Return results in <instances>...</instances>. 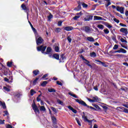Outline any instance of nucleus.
Wrapping results in <instances>:
<instances>
[{"instance_id": "nucleus-35", "label": "nucleus", "mask_w": 128, "mask_h": 128, "mask_svg": "<svg viewBox=\"0 0 128 128\" xmlns=\"http://www.w3.org/2000/svg\"><path fill=\"white\" fill-rule=\"evenodd\" d=\"M53 18L54 16H52V14H50V15L48 16V20H52V18Z\"/></svg>"}, {"instance_id": "nucleus-41", "label": "nucleus", "mask_w": 128, "mask_h": 128, "mask_svg": "<svg viewBox=\"0 0 128 128\" xmlns=\"http://www.w3.org/2000/svg\"><path fill=\"white\" fill-rule=\"evenodd\" d=\"M21 6L22 10H26V5H24V4H22Z\"/></svg>"}, {"instance_id": "nucleus-28", "label": "nucleus", "mask_w": 128, "mask_h": 128, "mask_svg": "<svg viewBox=\"0 0 128 128\" xmlns=\"http://www.w3.org/2000/svg\"><path fill=\"white\" fill-rule=\"evenodd\" d=\"M40 112H46V108L44 107V106H40Z\"/></svg>"}, {"instance_id": "nucleus-36", "label": "nucleus", "mask_w": 128, "mask_h": 128, "mask_svg": "<svg viewBox=\"0 0 128 128\" xmlns=\"http://www.w3.org/2000/svg\"><path fill=\"white\" fill-rule=\"evenodd\" d=\"M111 4H112V2H110V1L107 2V3L105 4V6L106 8H108V6H110Z\"/></svg>"}, {"instance_id": "nucleus-59", "label": "nucleus", "mask_w": 128, "mask_h": 128, "mask_svg": "<svg viewBox=\"0 0 128 128\" xmlns=\"http://www.w3.org/2000/svg\"><path fill=\"white\" fill-rule=\"evenodd\" d=\"M48 76V74H44V75L42 76V78H46V76Z\"/></svg>"}, {"instance_id": "nucleus-50", "label": "nucleus", "mask_w": 128, "mask_h": 128, "mask_svg": "<svg viewBox=\"0 0 128 128\" xmlns=\"http://www.w3.org/2000/svg\"><path fill=\"white\" fill-rule=\"evenodd\" d=\"M67 40L69 42H72V38H70V36H68L67 38Z\"/></svg>"}, {"instance_id": "nucleus-38", "label": "nucleus", "mask_w": 128, "mask_h": 128, "mask_svg": "<svg viewBox=\"0 0 128 128\" xmlns=\"http://www.w3.org/2000/svg\"><path fill=\"white\" fill-rule=\"evenodd\" d=\"M48 84V82L46 81H44L41 84L42 86H46V84Z\"/></svg>"}, {"instance_id": "nucleus-37", "label": "nucleus", "mask_w": 128, "mask_h": 128, "mask_svg": "<svg viewBox=\"0 0 128 128\" xmlns=\"http://www.w3.org/2000/svg\"><path fill=\"white\" fill-rule=\"evenodd\" d=\"M38 80V78H36L34 81H33V84L34 86H36V82Z\"/></svg>"}, {"instance_id": "nucleus-44", "label": "nucleus", "mask_w": 128, "mask_h": 128, "mask_svg": "<svg viewBox=\"0 0 128 128\" xmlns=\"http://www.w3.org/2000/svg\"><path fill=\"white\" fill-rule=\"evenodd\" d=\"M120 44L122 48H126V50H128L127 46H124L122 43L120 42Z\"/></svg>"}, {"instance_id": "nucleus-27", "label": "nucleus", "mask_w": 128, "mask_h": 128, "mask_svg": "<svg viewBox=\"0 0 128 128\" xmlns=\"http://www.w3.org/2000/svg\"><path fill=\"white\" fill-rule=\"evenodd\" d=\"M97 28L100 30H104V26L102 24H98Z\"/></svg>"}, {"instance_id": "nucleus-48", "label": "nucleus", "mask_w": 128, "mask_h": 128, "mask_svg": "<svg viewBox=\"0 0 128 128\" xmlns=\"http://www.w3.org/2000/svg\"><path fill=\"white\" fill-rule=\"evenodd\" d=\"M58 102L59 104H61V106L64 104V102L60 100H58Z\"/></svg>"}, {"instance_id": "nucleus-60", "label": "nucleus", "mask_w": 128, "mask_h": 128, "mask_svg": "<svg viewBox=\"0 0 128 128\" xmlns=\"http://www.w3.org/2000/svg\"><path fill=\"white\" fill-rule=\"evenodd\" d=\"M62 21H59L58 22V26H62Z\"/></svg>"}, {"instance_id": "nucleus-47", "label": "nucleus", "mask_w": 128, "mask_h": 128, "mask_svg": "<svg viewBox=\"0 0 128 128\" xmlns=\"http://www.w3.org/2000/svg\"><path fill=\"white\" fill-rule=\"evenodd\" d=\"M118 44H115L113 47V50H118Z\"/></svg>"}, {"instance_id": "nucleus-62", "label": "nucleus", "mask_w": 128, "mask_h": 128, "mask_svg": "<svg viewBox=\"0 0 128 128\" xmlns=\"http://www.w3.org/2000/svg\"><path fill=\"white\" fill-rule=\"evenodd\" d=\"M76 14V16H80L82 15V12H80L79 13H77Z\"/></svg>"}, {"instance_id": "nucleus-54", "label": "nucleus", "mask_w": 128, "mask_h": 128, "mask_svg": "<svg viewBox=\"0 0 128 128\" xmlns=\"http://www.w3.org/2000/svg\"><path fill=\"white\" fill-rule=\"evenodd\" d=\"M0 124H4V120H0Z\"/></svg>"}, {"instance_id": "nucleus-58", "label": "nucleus", "mask_w": 128, "mask_h": 128, "mask_svg": "<svg viewBox=\"0 0 128 128\" xmlns=\"http://www.w3.org/2000/svg\"><path fill=\"white\" fill-rule=\"evenodd\" d=\"M123 112H126V114H128V110L126 108H124V110Z\"/></svg>"}, {"instance_id": "nucleus-29", "label": "nucleus", "mask_w": 128, "mask_h": 128, "mask_svg": "<svg viewBox=\"0 0 128 128\" xmlns=\"http://www.w3.org/2000/svg\"><path fill=\"white\" fill-rule=\"evenodd\" d=\"M119 38L120 42H126V44L128 43V41H126V40H124V38H122V37L120 36Z\"/></svg>"}, {"instance_id": "nucleus-43", "label": "nucleus", "mask_w": 128, "mask_h": 128, "mask_svg": "<svg viewBox=\"0 0 128 128\" xmlns=\"http://www.w3.org/2000/svg\"><path fill=\"white\" fill-rule=\"evenodd\" d=\"M55 52H60V48H58V46H56L55 47Z\"/></svg>"}, {"instance_id": "nucleus-42", "label": "nucleus", "mask_w": 128, "mask_h": 128, "mask_svg": "<svg viewBox=\"0 0 128 128\" xmlns=\"http://www.w3.org/2000/svg\"><path fill=\"white\" fill-rule=\"evenodd\" d=\"M82 6H83L84 8H86L88 6V5L83 2L82 4Z\"/></svg>"}, {"instance_id": "nucleus-26", "label": "nucleus", "mask_w": 128, "mask_h": 128, "mask_svg": "<svg viewBox=\"0 0 128 128\" xmlns=\"http://www.w3.org/2000/svg\"><path fill=\"white\" fill-rule=\"evenodd\" d=\"M48 92H56V90H54V88H48Z\"/></svg>"}, {"instance_id": "nucleus-6", "label": "nucleus", "mask_w": 128, "mask_h": 128, "mask_svg": "<svg viewBox=\"0 0 128 128\" xmlns=\"http://www.w3.org/2000/svg\"><path fill=\"white\" fill-rule=\"evenodd\" d=\"M116 10L118 12H120V14H124V8L123 6H117L116 8Z\"/></svg>"}, {"instance_id": "nucleus-20", "label": "nucleus", "mask_w": 128, "mask_h": 128, "mask_svg": "<svg viewBox=\"0 0 128 128\" xmlns=\"http://www.w3.org/2000/svg\"><path fill=\"white\" fill-rule=\"evenodd\" d=\"M3 88L5 92H10V86H4Z\"/></svg>"}, {"instance_id": "nucleus-3", "label": "nucleus", "mask_w": 128, "mask_h": 128, "mask_svg": "<svg viewBox=\"0 0 128 128\" xmlns=\"http://www.w3.org/2000/svg\"><path fill=\"white\" fill-rule=\"evenodd\" d=\"M82 30H84L86 34H92V29L88 26H84L82 28Z\"/></svg>"}, {"instance_id": "nucleus-14", "label": "nucleus", "mask_w": 128, "mask_h": 128, "mask_svg": "<svg viewBox=\"0 0 128 128\" xmlns=\"http://www.w3.org/2000/svg\"><path fill=\"white\" fill-rule=\"evenodd\" d=\"M87 40L92 42H94V39L92 36H88L87 38Z\"/></svg>"}, {"instance_id": "nucleus-22", "label": "nucleus", "mask_w": 128, "mask_h": 128, "mask_svg": "<svg viewBox=\"0 0 128 128\" xmlns=\"http://www.w3.org/2000/svg\"><path fill=\"white\" fill-rule=\"evenodd\" d=\"M35 94H36V92L34 91V89H32L30 90V96H32Z\"/></svg>"}, {"instance_id": "nucleus-10", "label": "nucleus", "mask_w": 128, "mask_h": 128, "mask_svg": "<svg viewBox=\"0 0 128 128\" xmlns=\"http://www.w3.org/2000/svg\"><path fill=\"white\" fill-rule=\"evenodd\" d=\"M64 30L67 32H70V30H74V27L70 26H66L64 27Z\"/></svg>"}, {"instance_id": "nucleus-57", "label": "nucleus", "mask_w": 128, "mask_h": 128, "mask_svg": "<svg viewBox=\"0 0 128 128\" xmlns=\"http://www.w3.org/2000/svg\"><path fill=\"white\" fill-rule=\"evenodd\" d=\"M67 108L69 109V110H73V108L72 107V106H67Z\"/></svg>"}, {"instance_id": "nucleus-61", "label": "nucleus", "mask_w": 128, "mask_h": 128, "mask_svg": "<svg viewBox=\"0 0 128 128\" xmlns=\"http://www.w3.org/2000/svg\"><path fill=\"white\" fill-rule=\"evenodd\" d=\"M100 64H102V66H103L106 67V64H105L104 62H100Z\"/></svg>"}, {"instance_id": "nucleus-18", "label": "nucleus", "mask_w": 128, "mask_h": 128, "mask_svg": "<svg viewBox=\"0 0 128 128\" xmlns=\"http://www.w3.org/2000/svg\"><path fill=\"white\" fill-rule=\"evenodd\" d=\"M90 56L91 58H96V54L95 52H93L90 53Z\"/></svg>"}, {"instance_id": "nucleus-39", "label": "nucleus", "mask_w": 128, "mask_h": 128, "mask_svg": "<svg viewBox=\"0 0 128 128\" xmlns=\"http://www.w3.org/2000/svg\"><path fill=\"white\" fill-rule=\"evenodd\" d=\"M104 32L106 34H110V30H108V29H104Z\"/></svg>"}, {"instance_id": "nucleus-33", "label": "nucleus", "mask_w": 128, "mask_h": 128, "mask_svg": "<svg viewBox=\"0 0 128 128\" xmlns=\"http://www.w3.org/2000/svg\"><path fill=\"white\" fill-rule=\"evenodd\" d=\"M87 62L86 63V66H90V68H92V66L90 64V61L88 60L86 61Z\"/></svg>"}, {"instance_id": "nucleus-49", "label": "nucleus", "mask_w": 128, "mask_h": 128, "mask_svg": "<svg viewBox=\"0 0 128 128\" xmlns=\"http://www.w3.org/2000/svg\"><path fill=\"white\" fill-rule=\"evenodd\" d=\"M56 84H58V86H62V83L60 81H56Z\"/></svg>"}, {"instance_id": "nucleus-52", "label": "nucleus", "mask_w": 128, "mask_h": 128, "mask_svg": "<svg viewBox=\"0 0 128 128\" xmlns=\"http://www.w3.org/2000/svg\"><path fill=\"white\" fill-rule=\"evenodd\" d=\"M114 22H116L117 24H118L120 22V20L116 18H114Z\"/></svg>"}, {"instance_id": "nucleus-17", "label": "nucleus", "mask_w": 128, "mask_h": 128, "mask_svg": "<svg viewBox=\"0 0 128 128\" xmlns=\"http://www.w3.org/2000/svg\"><path fill=\"white\" fill-rule=\"evenodd\" d=\"M64 54H62L60 55V62H64Z\"/></svg>"}, {"instance_id": "nucleus-32", "label": "nucleus", "mask_w": 128, "mask_h": 128, "mask_svg": "<svg viewBox=\"0 0 128 128\" xmlns=\"http://www.w3.org/2000/svg\"><path fill=\"white\" fill-rule=\"evenodd\" d=\"M12 66V62H7V66L8 67V68H10Z\"/></svg>"}, {"instance_id": "nucleus-55", "label": "nucleus", "mask_w": 128, "mask_h": 128, "mask_svg": "<svg viewBox=\"0 0 128 128\" xmlns=\"http://www.w3.org/2000/svg\"><path fill=\"white\" fill-rule=\"evenodd\" d=\"M120 26H124V28H126V25L122 24V23H120Z\"/></svg>"}, {"instance_id": "nucleus-24", "label": "nucleus", "mask_w": 128, "mask_h": 128, "mask_svg": "<svg viewBox=\"0 0 128 128\" xmlns=\"http://www.w3.org/2000/svg\"><path fill=\"white\" fill-rule=\"evenodd\" d=\"M32 28L35 34V36L36 38V36H38V32H36V30L34 27H32Z\"/></svg>"}, {"instance_id": "nucleus-63", "label": "nucleus", "mask_w": 128, "mask_h": 128, "mask_svg": "<svg viewBox=\"0 0 128 128\" xmlns=\"http://www.w3.org/2000/svg\"><path fill=\"white\" fill-rule=\"evenodd\" d=\"M36 100H37V102H40V100H40V97H37Z\"/></svg>"}, {"instance_id": "nucleus-56", "label": "nucleus", "mask_w": 128, "mask_h": 128, "mask_svg": "<svg viewBox=\"0 0 128 128\" xmlns=\"http://www.w3.org/2000/svg\"><path fill=\"white\" fill-rule=\"evenodd\" d=\"M83 52H84V48L79 51L78 54H82Z\"/></svg>"}, {"instance_id": "nucleus-46", "label": "nucleus", "mask_w": 128, "mask_h": 128, "mask_svg": "<svg viewBox=\"0 0 128 128\" xmlns=\"http://www.w3.org/2000/svg\"><path fill=\"white\" fill-rule=\"evenodd\" d=\"M98 96L93 98V100H94V102H98Z\"/></svg>"}, {"instance_id": "nucleus-30", "label": "nucleus", "mask_w": 128, "mask_h": 128, "mask_svg": "<svg viewBox=\"0 0 128 128\" xmlns=\"http://www.w3.org/2000/svg\"><path fill=\"white\" fill-rule=\"evenodd\" d=\"M3 112L4 114H3L4 116H7L8 118L9 114L8 112V110L4 111Z\"/></svg>"}, {"instance_id": "nucleus-64", "label": "nucleus", "mask_w": 128, "mask_h": 128, "mask_svg": "<svg viewBox=\"0 0 128 128\" xmlns=\"http://www.w3.org/2000/svg\"><path fill=\"white\" fill-rule=\"evenodd\" d=\"M6 128H12V126H10V124H8V125H7Z\"/></svg>"}, {"instance_id": "nucleus-11", "label": "nucleus", "mask_w": 128, "mask_h": 128, "mask_svg": "<svg viewBox=\"0 0 128 128\" xmlns=\"http://www.w3.org/2000/svg\"><path fill=\"white\" fill-rule=\"evenodd\" d=\"M92 20V16H88L86 18H84L85 22H90Z\"/></svg>"}, {"instance_id": "nucleus-21", "label": "nucleus", "mask_w": 128, "mask_h": 128, "mask_svg": "<svg viewBox=\"0 0 128 128\" xmlns=\"http://www.w3.org/2000/svg\"><path fill=\"white\" fill-rule=\"evenodd\" d=\"M32 73L34 76H38V74H40V70H34L33 71Z\"/></svg>"}, {"instance_id": "nucleus-34", "label": "nucleus", "mask_w": 128, "mask_h": 128, "mask_svg": "<svg viewBox=\"0 0 128 128\" xmlns=\"http://www.w3.org/2000/svg\"><path fill=\"white\" fill-rule=\"evenodd\" d=\"M60 30H62V29L60 28H56L55 29L56 32H57L58 34V32H60Z\"/></svg>"}, {"instance_id": "nucleus-45", "label": "nucleus", "mask_w": 128, "mask_h": 128, "mask_svg": "<svg viewBox=\"0 0 128 128\" xmlns=\"http://www.w3.org/2000/svg\"><path fill=\"white\" fill-rule=\"evenodd\" d=\"M50 108L56 114L57 112H56V108H54V107H51Z\"/></svg>"}, {"instance_id": "nucleus-2", "label": "nucleus", "mask_w": 128, "mask_h": 128, "mask_svg": "<svg viewBox=\"0 0 128 128\" xmlns=\"http://www.w3.org/2000/svg\"><path fill=\"white\" fill-rule=\"evenodd\" d=\"M75 100L76 102H78L79 104H82V106H86L88 108H90L91 110H96L94 108H93L92 106H89L88 104H86V103H85L82 100H80L78 99H75Z\"/></svg>"}, {"instance_id": "nucleus-25", "label": "nucleus", "mask_w": 128, "mask_h": 128, "mask_svg": "<svg viewBox=\"0 0 128 128\" xmlns=\"http://www.w3.org/2000/svg\"><path fill=\"white\" fill-rule=\"evenodd\" d=\"M75 120L77 124H78V126H82V123H80V120H78V118H76Z\"/></svg>"}, {"instance_id": "nucleus-40", "label": "nucleus", "mask_w": 128, "mask_h": 128, "mask_svg": "<svg viewBox=\"0 0 128 128\" xmlns=\"http://www.w3.org/2000/svg\"><path fill=\"white\" fill-rule=\"evenodd\" d=\"M80 18V16H76L73 18L74 20H77Z\"/></svg>"}, {"instance_id": "nucleus-31", "label": "nucleus", "mask_w": 128, "mask_h": 128, "mask_svg": "<svg viewBox=\"0 0 128 128\" xmlns=\"http://www.w3.org/2000/svg\"><path fill=\"white\" fill-rule=\"evenodd\" d=\"M120 109L122 110H123V112H124V108L122 106H120V107H118L116 108V110L120 111Z\"/></svg>"}, {"instance_id": "nucleus-51", "label": "nucleus", "mask_w": 128, "mask_h": 128, "mask_svg": "<svg viewBox=\"0 0 128 128\" xmlns=\"http://www.w3.org/2000/svg\"><path fill=\"white\" fill-rule=\"evenodd\" d=\"M88 100V102H94V100H91L90 98H87Z\"/></svg>"}, {"instance_id": "nucleus-9", "label": "nucleus", "mask_w": 128, "mask_h": 128, "mask_svg": "<svg viewBox=\"0 0 128 128\" xmlns=\"http://www.w3.org/2000/svg\"><path fill=\"white\" fill-rule=\"evenodd\" d=\"M116 52H118L119 54H120V52L122 54H126V50L122 48H120V50L115 51L114 54H116Z\"/></svg>"}, {"instance_id": "nucleus-15", "label": "nucleus", "mask_w": 128, "mask_h": 128, "mask_svg": "<svg viewBox=\"0 0 128 128\" xmlns=\"http://www.w3.org/2000/svg\"><path fill=\"white\" fill-rule=\"evenodd\" d=\"M52 122L54 124H56V118L54 117V116H52Z\"/></svg>"}, {"instance_id": "nucleus-23", "label": "nucleus", "mask_w": 128, "mask_h": 128, "mask_svg": "<svg viewBox=\"0 0 128 128\" xmlns=\"http://www.w3.org/2000/svg\"><path fill=\"white\" fill-rule=\"evenodd\" d=\"M68 94L71 96H73V98H78V96L74 94H72V92H69Z\"/></svg>"}, {"instance_id": "nucleus-53", "label": "nucleus", "mask_w": 128, "mask_h": 128, "mask_svg": "<svg viewBox=\"0 0 128 128\" xmlns=\"http://www.w3.org/2000/svg\"><path fill=\"white\" fill-rule=\"evenodd\" d=\"M106 26L108 28H112V25H110V24H106Z\"/></svg>"}, {"instance_id": "nucleus-7", "label": "nucleus", "mask_w": 128, "mask_h": 128, "mask_svg": "<svg viewBox=\"0 0 128 128\" xmlns=\"http://www.w3.org/2000/svg\"><path fill=\"white\" fill-rule=\"evenodd\" d=\"M120 32H122L124 34V36H127L128 34V28H121L120 29Z\"/></svg>"}, {"instance_id": "nucleus-4", "label": "nucleus", "mask_w": 128, "mask_h": 128, "mask_svg": "<svg viewBox=\"0 0 128 128\" xmlns=\"http://www.w3.org/2000/svg\"><path fill=\"white\" fill-rule=\"evenodd\" d=\"M84 115L82 116V118H83L84 122H88L89 124H92V122H94V120H88V118L84 115V112H83Z\"/></svg>"}, {"instance_id": "nucleus-19", "label": "nucleus", "mask_w": 128, "mask_h": 128, "mask_svg": "<svg viewBox=\"0 0 128 128\" xmlns=\"http://www.w3.org/2000/svg\"><path fill=\"white\" fill-rule=\"evenodd\" d=\"M52 58H56V60H60V56L58 54H54L52 56Z\"/></svg>"}, {"instance_id": "nucleus-12", "label": "nucleus", "mask_w": 128, "mask_h": 128, "mask_svg": "<svg viewBox=\"0 0 128 128\" xmlns=\"http://www.w3.org/2000/svg\"><path fill=\"white\" fill-rule=\"evenodd\" d=\"M0 106H2L4 110H6V103L4 102H2L0 100Z\"/></svg>"}, {"instance_id": "nucleus-1", "label": "nucleus", "mask_w": 128, "mask_h": 128, "mask_svg": "<svg viewBox=\"0 0 128 128\" xmlns=\"http://www.w3.org/2000/svg\"><path fill=\"white\" fill-rule=\"evenodd\" d=\"M46 46H40L37 47V50L38 52H42V54H49V57L52 58V56L50 54V52H52V48L50 47H48L46 52H44V50H46Z\"/></svg>"}, {"instance_id": "nucleus-8", "label": "nucleus", "mask_w": 128, "mask_h": 128, "mask_svg": "<svg viewBox=\"0 0 128 128\" xmlns=\"http://www.w3.org/2000/svg\"><path fill=\"white\" fill-rule=\"evenodd\" d=\"M32 108L35 112H38V114H40V110H38V106H36V104H32Z\"/></svg>"}, {"instance_id": "nucleus-16", "label": "nucleus", "mask_w": 128, "mask_h": 128, "mask_svg": "<svg viewBox=\"0 0 128 128\" xmlns=\"http://www.w3.org/2000/svg\"><path fill=\"white\" fill-rule=\"evenodd\" d=\"M82 10V6H80V4H79L77 6V8L74 9V10H76V12H79V10Z\"/></svg>"}, {"instance_id": "nucleus-5", "label": "nucleus", "mask_w": 128, "mask_h": 128, "mask_svg": "<svg viewBox=\"0 0 128 128\" xmlns=\"http://www.w3.org/2000/svg\"><path fill=\"white\" fill-rule=\"evenodd\" d=\"M36 43L37 46H40V44H42V42H44V39L42 38V37H38V35L36 36Z\"/></svg>"}, {"instance_id": "nucleus-13", "label": "nucleus", "mask_w": 128, "mask_h": 128, "mask_svg": "<svg viewBox=\"0 0 128 128\" xmlns=\"http://www.w3.org/2000/svg\"><path fill=\"white\" fill-rule=\"evenodd\" d=\"M94 20H102V18L98 16H94Z\"/></svg>"}]
</instances>
